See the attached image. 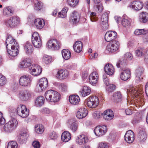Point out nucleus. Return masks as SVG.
Listing matches in <instances>:
<instances>
[{
  "mask_svg": "<svg viewBox=\"0 0 148 148\" xmlns=\"http://www.w3.org/2000/svg\"><path fill=\"white\" fill-rule=\"evenodd\" d=\"M5 43L9 54L12 56H16L18 52L19 47L16 40L11 36H8L7 38Z\"/></svg>",
  "mask_w": 148,
  "mask_h": 148,
  "instance_id": "nucleus-1",
  "label": "nucleus"
},
{
  "mask_svg": "<svg viewBox=\"0 0 148 148\" xmlns=\"http://www.w3.org/2000/svg\"><path fill=\"white\" fill-rule=\"evenodd\" d=\"M91 92L90 88L87 86H84L79 92L80 95L82 97H85L89 95Z\"/></svg>",
  "mask_w": 148,
  "mask_h": 148,
  "instance_id": "nucleus-31",
  "label": "nucleus"
},
{
  "mask_svg": "<svg viewBox=\"0 0 148 148\" xmlns=\"http://www.w3.org/2000/svg\"><path fill=\"white\" fill-rule=\"evenodd\" d=\"M31 94L30 92L26 90L19 92L18 97L20 99L23 101L28 100L30 97Z\"/></svg>",
  "mask_w": 148,
  "mask_h": 148,
  "instance_id": "nucleus-18",
  "label": "nucleus"
},
{
  "mask_svg": "<svg viewBox=\"0 0 148 148\" xmlns=\"http://www.w3.org/2000/svg\"><path fill=\"white\" fill-rule=\"evenodd\" d=\"M105 119L109 121L112 119L114 116L113 111L111 110H107L105 111L102 114Z\"/></svg>",
  "mask_w": 148,
  "mask_h": 148,
  "instance_id": "nucleus-25",
  "label": "nucleus"
},
{
  "mask_svg": "<svg viewBox=\"0 0 148 148\" xmlns=\"http://www.w3.org/2000/svg\"><path fill=\"white\" fill-rule=\"evenodd\" d=\"M31 80L28 75H24L21 77L19 80L20 84L23 86H30Z\"/></svg>",
  "mask_w": 148,
  "mask_h": 148,
  "instance_id": "nucleus-14",
  "label": "nucleus"
},
{
  "mask_svg": "<svg viewBox=\"0 0 148 148\" xmlns=\"http://www.w3.org/2000/svg\"><path fill=\"white\" fill-rule=\"evenodd\" d=\"M97 4L96 5L94 6V8L97 10L99 11L100 12H101L103 9V7L101 4L97 3Z\"/></svg>",
  "mask_w": 148,
  "mask_h": 148,
  "instance_id": "nucleus-60",
  "label": "nucleus"
},
{
  "mask_svg": "<svg viewBox=\"0 0 148 148\" xmlns=\"http://www.w3.org/2000/svg\"><path fill=\"white\" fill-rule=\"evenodd\" d=\"M45 96L46 100L49 102H57L60 99V94L57 92L51 90L46 91Z\"/></svg>",
  "mask_w": 148,
  "mask_h": 148,
  "instance_id": "nucleus-2",
  "label": "nucleus"
},
{
  "mask_svg": "<svg viewBox=\"0 0 148 148\" xmlns=\"http://www.w3.org/2000/svg\"><path fill=\"white\" fill-rule=\"evenodd\" d=\"M120 44L119 41L114 40L109 43L106 46V49L111 53L114 54L120 51Z\"/></svg>",
  "mask_w": 148,
  "mask_h": 148,
  "instance_id": "nucleus-6",
  "label": "nucleus"
},
{
  "mask_svg": "<svg viewBox=\"0 0 148 148\" xmlns=\"http://www.w3.org/2000/svg\"><path fill=\"white\" fill-rule=\"evenodd\" d=\"M117 37V34L115 31H111L107 32L105 35V39L108 42L114 40Z\"/></svg>",
  "mask_w": 148,
  "mask_h": 148,
  "instance_id": "nucleus-15",
  "label": "nucleus"
},
{
  "mask_svg": "<svg viewBox=\"0 0 148 148\" xmlns=\"http://www.w3.org/2000/svg\"><path fill=\"white\" fill-rule=\"evenodd\" d=\"M28 136L27 132L25 131L22 132L18 136V141L21 144L25 143Z\"/></svg>",
  "mask_w": 148,
  "mask_h": 148,
  "instance_id": "nucleus-26",
  "label": "nucleus"
},
{
  "mask_svg": "<svg viewBox=\"0 0 148 148\" xmlns=\"http://www.w3.org/2000/svg\"><path fill=\"white\" fill-rule=\"evenodd\" d=\"M98 148H108V146L105 143L101 142L99 144Z\"/></svg>",
  "mask_w": 148,
  "mask_h": 148,
  "instance_id": "nucleus-62",
  "label": "nucleus"
},
{
  "mask_svg": "<svg viewBox=\"0 0 148 148\" xmlns=\"http://www.w3.org/2000/svg\"><path fill=\"white\" fill-rule=\"evenodd\" d=\"M6 82V79L5 77L2 74H0V86L5 85Z\"/></svg>",
  "mask_w": 148,
  "mask_h": 148,
  "instance_id": "nucleus-52",
  "label": "nucleus"
},
{
  "mask_svg": "<svg viewBox=\"0 0 148 148\" xmlns=\"http://www.w3.org/2000/svg\"><path fill=\"white\" fill-rule=\"evenodd\" d=\"M122 24L123 26L127 28L130 26L131 23L130 20L124 18L122 21Z\"/></svg>",
  "mask_w": 148,
  "mask_h": 148,
  "instance_id": "nucleus-46",
  "label": "nucleus"
},
{
  "mask_svg": "<svg viewBox=\"0 0 148 148\" xmlns=\"http://www.w3.org/2000/svg\"><path fill=\"white\" fill-rule=\"evenodd\" d=\"M136 54L137 56H141L143 54V51L141 49H138L136 51Z\"/></svg>",
  "mask_w": 148,
  "mask_h": 148,
  "instance_id": "nucleus-63",
  "label": "nucleus"
},
{
  "mask_svg": "<svg viewBox=\"0 0 148 148\" xmlns=\"http://www.w3.org/2000/svg\"><path fill=\"white\" fill-rule=\"evenodd\" d=\"M32 42L34 46L36 48H39L41 47V39L37 32H34L33 33L32 37Z\"/></svg>",
  "mask_w": 148,
  "mask_h": 148,
  "instance_id": "nucleus-10",
  "label": "nucleus"
},
{
  "mask_svg": "<svg viewBox=\"0 0 148 148\" xmlns=\"http://www.w3.org/2000/svg\"><path fill=\"white\" fill-rule=\"evenodd\" d=\"M59 88L60 91L64 92L67 91L68 86L66 84L61 83L59 85Z\"/></svg>",
  "mask_w": 148,
  "mask_h": 148,
  "instance_id": "nucleus-50",
  "label": "nucleus"
},
{
  "mask_svg": "<svg viewBox=\"0 0 148 148\" xmlns=\"http://www.w3.org/2000/svg\"><path fill=\"white\" fill-rule=\"evenodd\" d=\"M106 90L108 92H112L116 88L115 86L113 84H111L107 86Z\"/></svg>",
  "mask_w": 148,
  "mask_h": 148,
  "instance_id": "nucleus-53",
  "label": "nucleus"
},
{
  "mask_svg": "<svg viewBox=\"0 0 148 148\" xmlns=\"http://www.w3.org/2000/svg\"><path fill=\"white\" fill-rule=\"evenodd\" d=\"M40 112L42 114H48L50 112L49 109L46 108H42L40 110Z\"/></svg>",
  "mask_w": 148,
  "mask_h": 148,
  "instance_id": "nucleus-58",
  "label": "nucleus"
},
{
  "mask_svg": "<svg viewBox=\"0 0 148 148\" xmlns=\"http://www.w3.org/2000/svg\"><path fill=\"white\" fill-rule=\"evenodd\" d=\"M140 141H144L147 138V135L145 131H140L138 135Z\"/></svg>",
  "mask_w": 148,
  "mask_h": 148,
  "instance_id": "nucleus-42",
  "label": "nucleus"
},
{
  "mask_svg": "<svg viewBox=\"0 0 148 148\" xmlns=\"http://www.w3.org/2000/svg\"><path fill=\"white\" fill-rule=\"evenodd\" d=\"M67 11V8H64L61 11L58 13L59 17L62 18H65L66 16V12Z\"/></svg>",
  "mask_w": 148,
  "mask_h": 148,
  "instance_id": "nucleus-43",
  "label": "nucleus"
},
{
  "mask_svg": "<svg viewBox=\"0 0 148 148\" xmlns=\"http://www.w3.org/2000/svg\"><path fill=\"white\" fill-rule=\"evenodd\" d=\"M32 145L34 148H40V144L38 141H34L32 143Z\"/></svg>",
  "mask_w": 148,
  "mask_h": 148,
  "instance_id": "nucleus-61",
  "label": "nucleus"
},
{
  "mask_svg": "<svg viewBox=\"0 0 148 148\" xmlns=\"http://www.w3.org/2000/svg\"><path fill=\"white\" fill-rule=\"evenodd\" d=\"M114 97L117 102L120 101L122 97L121 93L120 92H117L114 95Z\"/></svg>",
  "mask_w": 148,
  "mask_h": 148,
  "instance_id": "nucleus-55",
  "label": "nucleus"
},
{
  "mask_svg": "<svg viewBox=\"0 0 148 148\" xmlns=\"http://www.w3.org/2000/svg\"><path fill=\"white\" fill-rule=\"evenodd\" d=\"M143 7V3L139 1H133L130 5V7L133 9L138 11L141 10Z\"/></svg>",
  "mask_w": 148,
  "mask_h": 148,
  "instance_id": "nucleus-22",
  "label": "nucleus"
},
{
  "mask_svg": "<svg viewBox=\"0 0 148 148\" xmlns=\"http://www.w3.org/2000/svg\"><path fill=\"white\" fill-rule=\"evenodd\" d=\"M103 82L106 86H108L109 84V80L107 77L106 75H103Z\"/></svg>",
  "mask_w": 148,
  "mask_h": 148,
  "instance_id": "nucleus-64",
  "label": "nucleus"
},
{
  "mask_svg": "<svg viewBox=\"0 0 148 148\" xmlns=\"http://www.w3.org/2000/svg\"><path fill=\"white\" fill-rule=\"evenodd\" d=\"M88 107L92 108H95L98 105L99 99L98 98L95 96H92L88 97L86 100Z\"/></svg>",
  "mask_w": 148,
  "mask_h": 148,
  "instance_id": "nucleus-7",
  "label": "nucleus"
},
{
  "mask_svg": "<svg viewBox=\"0 0 148 148\" xmlns=\"http://www.w3.org/2000/svg\"><path fill=\"white\" fill-rule=\"evenodd\" d=\"M20 23V18L17 16H12L4 21L5 25L7 27L10 28L16 27Z\"/></svg>",
  "mask_w": 148,
  "mask_h": 148,
  "instance_id": "nucleus-3",
  "label": "nucleus"
},
{
  "mask_svg": "<svg viewBox=\"0 0 148 148\" xmlns=\"http://www.w3.org/2000/svg\"><path fill=\"white\" fill-rule=\"evenodd\" d=\"M70 129L73 132H75L78 128V125L76 122L72 123L70 126Z\"/></svg>",
  "mask_w": 148,
  "mask_h": 148,
  "instance_id": "nucleus-56",
  "label": "nucleus"
},
{
  "mask_svg": "<svg viewBox=\"0 0 148 148\" xmlns=\"http://www.w3.org/2000/svg\"><path fill=\"white\" fill-rule=\"evenodd\" d=\"M80 15L76 12H73L69 19L70 22L73 24H75L79 22L80 19Z\"/></svg>",
  "mask_w": 148,
  "mask_h": 148,
  "instance_id": "nucleus-20",
  "label": "nucleus"
},
{
  "mask_svg": "<svg viewBox=\"0 0 148 148\" xmlns=\"http://www.w3.org/2000/svg\"><path fill=\"white\" fill-rule=\"evenodd\" d=\"M62 54L63 58L66 60L69 59L71 56V52L68 49H63L62 51Z\"/></svg>",
  "mask_w": 148,
  "mask_h": 148,
  "instance_id": "nucleus-37",
  "label": "nucleus"
},
{
  "mask_svg": "<svg viewBox=\"0 0 148 148\" xmlns=\"http://www.w3.org/2000/svg\"><path fill=\"white\" fill-rule=\"evenodd\" d=\"M144 71L143 68L142 67H139L136 71L135 74L136 79L138 80H141L143 79L142 75Z\"/></svg>",
  "mask_w": 148,
  "mask_h": 148,
  "instance_id": "nucleus-34",
  "label": "nucleus"
},
{
  "mask_svg": "<svg viewBox=\"0 0 148 148\" xmlns=\"http://www.w3.org/2000/svg\"><path fill=\"white\" fill-rule=\"evenodd\" d=\"M17 113L23 118L27 117L29 115V110H27L25 106L20 104L18 106L16 110Z\"/></svg>",
  "mask_w": 148,
  "mask_h": 148,
  "instance_id": "nucleus-9",
  "label": "nucleus"
},
{
  "mask_svg": "<svg viewBox=\"0 0 148 148\" xmlns=\"http://www.w3.org/2000/svg\"><path fill=\"white\" fill-rule=\"evenodd\" d=\"M48 84L47 79L45 77L41 78L36 85L35 90L38 92H41L47 88Z\"/></svg>",
  "mask_w": 148,
  "mask_h": 148,
  "instance_id": "nucleus-8",
  "label": "nucleus"
},
{
  "mask_svg": "<svg viewBox=\"0 0 148 148\" xmlns=\"http://www.w3.org/2000/svg\"><path fill=\"white\" fill-rule=\"evenodd\" d=\"M33 0H32V1ZM34 5V9L36 10H39L42 8V5L41 3L38 0H33Z\"/></svg>",
  "mask_w": 148,
  "mask_h": 148,
  "instance_id": "nucleus-40",
  "label": "nucleus"
},
{
  "mask_svg": "<svg viewBox=\"0 0 148 148\" xmlns=\"http://www.w3.org/2000/svg\"><path fill=\"white\" fill-rule=\"evenodd\" d=\"M60 42L56 39H51L47 42V45L49 49L53 50H57L60 49L61 47Z\"/></svg>",
  "mask_w": 148,
  "mask_h": 148,
  "instance_id": "nucleus-11",
  "label": "nucleus"
},
{
  "mask_svg": "<svg viewBox=\"0 0 148 148\" xmlns=\"http://www.w3.org/2000/svg\"><path fill=\"white\" fill-rule=\"evenodd\" d=\"M3 13L4 16H9L14 14V10L11 6H7L4 8Z\"/></svg>",
  "mask_w": 148,
  "mask_h": 148,
  "instance_id": "nucleus-27",
  "label": "nucleus"
},
{
  "mask_svg": "<svg viewBox=\"0 0 148 148\" xmlns=\"http://www.w3.org/2000/svg\"><path fill=\"white\" fill-rule=\"evenodd\" d=\"M99 79V75L96 71L92 72L89 77V82L90 84L93 86L97 84Z\"/></svg>",
  "mask_w": 148,
  "mask_h": 148,
  "instance_id": "nucleus-16",
  "label": "nucleus"
},
{
  "mask_svg": "<svg viewBox=\"0 0 148 148\" xmlns=\"http://www.w3.org/2000/svg\"><path fill=\"white\" fill-rule=\"evenodd\" d=\"M108 16L107 13L103 14L101 16V20L102 23H108Z\"/></svg>",
  "mask_w": 148,
  "mask_h": 148,
  "instance_id": "nucleus-49",
  "label": "nucleus"
},
{
  "mask_svg": "<svg viewBox=\"0 0 148 148\" xmlns=\"http://www.w3.org/2000/svg\"><path fill=\"white\" fill-rule=\"evenodd\" d=\"M90 18L91 21L92 22H96L98 20V18L96 16L95 12H92L90 15Z\"/></svg>",
  "mask_w": 148,
  "mask_h": 148,
  "instance_id": "nucleus-54",
  "label": "nucleus"
},
{
  "mask_svg": "<svg viewBox=\"0 0 148 148\" xmlns=\"http://www.w3.org/2000/svg\"><path fill=\"white\" fill-rule=\"evenodd\" d=\"M88 114L87 110L84 108L79 109L76 113V116L79 119L85 117Z\"/></svg>",
  "mask_w": 148,
  "mask_h": 148,
  "instance_id": "nucleus-23",
  "label": "nucleus"
},
{
  "mask_svg": "<svg viewBox=\"0 0 148 148\" xmlns=\"http://www.w3.org/2000/svg\"><path fill=\"white\" fill-rule=\"evenodd\" d=\"M69 75V71L66 69H61L58 71L56 74L57 78L63 80L67 78Z\"/></svg>",
  "mask_w": 148,
  "mask_h": 148,
  "instance_id": "nucleus-17",
  "label": "nucleus"
},
{
  "mask_svg": "<svg viewBox=\"0 0 148 148\" xmlns=\"http://www.w3.org/2000/svg\"><path fill=\"white\" fill-rule=\"evenodd\" d=\"M88 137L84 134L78 136L76 139V142L79 145H83L88 141Z\"/></svg>",
  "mask_w": 148,
  "mask_h": 148,
  "instance_id": "nucleus-21",
  "label": "nucleus"
},
{
  "mask_svg": "<svg viewBox=\"0 0 148 148\" xmlns=\"http://www.w3.org/2000/svg\"><path fill=\"white\" fill-rule=\"evenodd\" d=\"M130 77V72L128 69L123 70L120 74L121 79L124 81L127 80Z\"/></svg>",
  "mask_w": 148,
  "mask_h": 148,
  "instance_id": "nucleus-30",
  "label": "nucleus"
},
{
  "mask_svg": "<svg viewBox=\"0 0 148 148\" xmlns=\"http://www.w3.org/2000/svg\"><path fill=\"white\" fill-rule=\"evenodd\" d=\"M5 123V119L3 117L2 113L0 112V125H3Z\"/></svg>",
  "mask_w": 148,
  "mask_h": 148,
  "instance_id": "nucleus-59",
  "label": "nucleus"
},
{
  "mask_svg": "<svg viewBox=\"0 0 148 148\" xmlns=\"http://www.w3.org/2000/svg\"><path fill=\"white\" fill-rule=\"evenodd\" d=\"M49 137L52 140H55L57 139L58 135L56 133L53 131L50 133L49 134Z\"/></svg>",
  "mask_w": 148,
  "mask_h": 148,
  "instance_id": "nucleus-57",
  "label": "nucleus"
},
{
  "mask_svg": "<svg viewBox=\"0 0 148 148\" xmlns=\"http://www.w3.org/2000/svg\"><path fill=\"white\" fill-rule=\"evenodd\" d=\"M104 70L106 73L109 75H113L115 72L113 66L109 64H107L106 65Z\"/></svg>",
  "mask_w": 148,
  "mask_h": 148,
  "instance_id": "nucleus-24",
  "label": "nucleus"
},
{
  "mask_svg": "<svg viewBox=\"0 0 148 148\" xmlns=\"http://www.w3.org/2000/svg\"><path fill=\"white\" fill-rule=\"evenodd\" d=\"M69 102L72 104L77 105L80 101V98L77 95H73L70 96L69 97Z\"/></svg>",
  "mask_w": 148,
  "mask_h": 148,
  "instance_id": "nucleus-29",
  "label": "nucleus"
},
{
  "mask_svg": "<svg viewBox=\"0 0 148 148\" xmlns=\"http://www.w3.org/2000/svg\"><path fill=\"white\" fill-rule=\"evenodd\" d=\"M44 128L43 126L42 125H39L36 127L35 131L38 134L42 133L44 131Z\"/></svg>",
  "mask_w": 148,
  "mask_h": 148,
  "instance_id": "nucleus-44",
  "label": "nucleus"
},
{
  "mask_svg": "<svg viewBox=\"0 0 148 148\" xmlns=\"http://www.w3.org/2000/svg\"><path fill=\"white\" fill-rule=\"evenodd\" d=\"M34 23L36 28L39 29H42L45 25L44 21L40 18L36 19Z\"/></svg>",
  "mask_w": 148,
  "mask_h": 148,
  "instance_id": "nucleus-32",
  "label": "nucleus"
},
{
  "mask_svg": "<svg viewBox=\"0 0 148 148\" xmlns=\"http://www.w3.org/2000/svg\"><path fill=\"white\" fill-rule=\"evenodd\" d=\"M29 69L30 73L34 76L39 75L42 72L41 67L37 64L32 65Z\"/></svg>",
  "mask_w": 148,
  "mask_h": 148,
  "instance_id": "nucleus-13",
  "label": "nucleus"
},
{
  "mask_svg": "<svg viewBox=\"0 0 148 148\" xmlns=\"http://www.w3.org/2000/svg\"><path fill=\"white\" fill-rule=\"evenodd\" d=\"M79 0H67V2L69 5L71 7H75L79 3Z\"/></svg>",
  "mask_w": 148,
  "mask_h": 148,
  "instance_id": "nucleus-41",
  "label": "nucleus"
},
{
  "mask_svg": "<svg viewBox=\"0 0 148 148\" xmlns=\"http://www.w3.org/2000/svg\"><path fill=\"white\" fill-rule=\"evenodd\" d=\"M73 48L75 51L79 53L82 50V44L80 41H77L73 45Z\"/></svg>",
  "mask_w": 148,
  "mask_h": 148,
  "instance_id": "nucleus-33",
  "label": "nucleus"
},
{
  "mask_svg": "<svg viewBox=\"0 0 148 148\" xmlns=\"http://www.w3.org/2000/svg\"><path fill=\"white\" fill-rule=\"evenodd\" d=\"M61 138L62 141L65 142H67L71 138V134L68 131H65L62 134Z\"/></svg>",
  "mask_w": 148,
  "mask_h": 148,
  "instance_id": "nucleus-35",
  "label": "nucleus"
},
{
  "mask_svg": "<svg viewBox=\"0 0 148 148\" xmlns=\"http://www.w3.org/2000/svg\"><path fill=\"white\" fill-rule=\"evenodd\" d=\"M31 65L30 60L28 58L24 59L20 62L19 67L20 68H25Z\"/></svg>",
  "mask_w": 148,
  "mask_h": 148,
  "instance_id": "nucleus-28",
  "label": "nucleus"
},
{
  "mask_svg": "<svg viewBox=\"0 0 148 148\" xmlns=\"http://www.w3.org/2000/svg\"><path fill=\"white\" fill-rule=\"evenodd\" d=\"M24 49L26 53L30 54L33 51V46L29 42H27L24 46Z\"/></svg>",
  "mask_w": 148,
  "mask_h": 148,
  "instance_id": "nucleus-36",
  "label": "nucleus"
},
{
  "mask_svg": "<svg viewBox=\"0 0 148 148\" xmlns=\"http://www.w3.org/2000/svg\"><path fill=\"white\" fill-rule=\"evenodd\" d=\"M18 122L16 119L14 118H12L4 125L3 131L7 133H10L16 128Z\"/></svg>",
  "mask_w": 148,
  "mask_h": 148,
  "instance_id": "nucleus-5",
  "label": "nucleus"
},
{
  "mask_svg": "<svg viewBox=\"0 0 148 148\" xmlns=\"http://www.w3.org/2000/svg\"><path fill=\"white\" fill-rule=\"evenodd\" d=\"M52 60V58L51 56L45 55L43 57V61L46 64L49 63L51 62Z\"/></svg>",
  "mask_w": 148,
  "mask_h": 148,
  "instance_id": "nucleus-48",
  "label": "nucleus"
},
{
  "mask_svg": "<svg viewBox=\"0 0 148 148\" xmlns=\"http://www.w3.org/2000/svg\"><path fill=\"white\" fill-rule=\"evenodd\" d=\"M98 27L99 28H100L103 30H105L108 29V23H102L98 25Z\"/></svg>",
  "mask_w": 148,
  "mask_h": 148,
  "instance_id": "nucleus-51",
  "label": "nucleus"
},
{
  "mask_svg": "<svg viewBox=\"0 0 148 148\" xmlns=\"http://www.w3.org/2000/svg\"><path fill=\"white\" fill-rule=\"evenodd\" d=\"M127 92L130 94L134 98L141 103H143L144 101V96L141 91H138L137 88L132 87L127 89Z\"/></svg>",
  "mask_w": 148,
  "mask_h": 148,
  "instance_id": "nucleus-4",
  "label": "nucleus"
},
{
  "mask_svg": "<svg viewBox=\"0 0 148 148\" xmlns=\"http://www.w3.org/2000/svg\"><path fill=\"white\" fill-rule=\"evenodd\" d=\"M107 128L106 125L98 126L94 129V133L98 136H101L104 135L107 131Z\"/></svg>",
  "mask_w": 148,
  "mask_h": 148,
  "instance_id": "nucleus-12",
  "label": "nucleus"
},
{
  "mask_svg": "<svg viewBox=\"0 0 148 148\" xmlns=\"http://www.w3.org/2000/svg\"><path fill=\"white\" fill-rule=\"evenodd\" d=\"M148 32L147 30L144 29H136L134 32V34L136 35H140L142 34H145Z\"/></svg>",
  "mask_w": 148,
  "mask_h": 148,
  "instance_id": "nucleus-47",
  "label": "nucleus"
},
{
  "mask_svg": "<svg viewBox=\"0 0 148 148\" xmlns=\"http://www.w3.org/2000/svg\"><path fill=\"white\" fill-rule=\"evenodd\" d=\"M44 98L42 96H39L37 97L35 104L37 107H40L43 105L44 103Z\"/></svg>",
  "mask_w": 148,
  "mask_h": 148,
  "instance_id": "nucleus-39",
  "label": "nucleus"
},
{
  "mask_svg": "<svg viewBox=\"0 0 148 148\" xmlns=\"http://www.w3.org/2000/svg\"><path fill=\"white\" fill-rule=\"evenodd\" d=\"M124 138L127 143H132L134 139V132L131 130L127 131L124 136Z\"/></svg>",
  "mask_w": 148,
  "mask_h": 148,
  "instance_id": "nucleus-19",
  "label": "nucleus"
},
{
  "mask_svg": "<svg viewBox=\"0 0 148 148\" xmlns=\"http://www.w3.org/2000/svg\"><path fill=\"white\" fill-rule=\"evenodd\" d=\"M18 144L16 141H13L8 143L7 148H18Z\"/></svg>",
  "mask_w": 148,
  "mask_h": 148,
  "instance_id": "nucleus-45",
  "label": "nucleus"
},
{
  "mask_svg": "<svg viewBox=\"0 0 148 148\" xmlns=\"http://www.w3.org/2000/svg\"><path fill=\"white\" fill-rule=\"evenodd\" d=\"M140 20L142 23H146L148 21V14L146 12H143L140 14Z\"/></svg>",
  "mask_w": 148,
  "mask_h": 148,
  "instance_id": "nucleus-38",
  "label": "nucleus"
}]
</instances>
